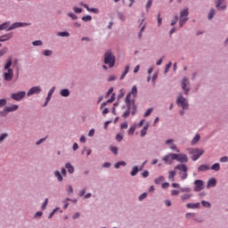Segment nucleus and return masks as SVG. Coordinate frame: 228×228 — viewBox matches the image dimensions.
<instances>
[{"label": "nucleus", "instance_id": "f257e3e1", "mask_svg": "<svg viewBox=\"0 0 228 228\" xmlns=\"http://www.w3.org/2000/svg\"><path fill=\"white\" fill-rule=\"evenodd\" d=\"M131 95H133L134 98L138 95V88L136 86H133L132 91L128 93L126 97V104L128 108L133 106L132 115H134L136 113V106L134 105V99H131Z\"/></svg>", "mask_w": 228, "mask_h": 228}, {"label": "nucleus", "instance_id": "f03ea898", "mask_svg": "<svg viewBox=\"0 0 228 228\" xmlns=\"http://www.w3.org/2000/svg\"><path fill=\"white\" fill-rule=\"evenodd\" d=\"M104 63L109 65L110 69L115 67V55L111 51H107L104 53Z\"/></svg>", "mask_w": 228, "mask_h": 228}, {"label": "nucleus", "instance_id": "7ed1b4c3", "mask_svg": "<svg viewBox=\"0 0 228 228\" xmlns=\"http://www.w3.org/2000/svg\"><path fill=\"white\" fill-rule=\"evenodd\" d=\"M188 9L183 10L180 12V28H183V26H184V24H186L187 20H188Z\"/></svg>", "mask_w": 228, "mask_h": 228}, {"label": "nucleus", "instance_id": "20e7f679", "mask_svg": "<svg viewBox=\"0 0 228 228\" xmlns=\"http://www.w3.org/2000/svg\"><path fill=\"white\" fill-rule=\"evenodd\" d=\"M191 154L192 156V161H197L204 154V150L193 149L191 151Z\"/></svg>", "mask_w": 228, "mask_h": 228}, {"label": "nucleus", "instance_id": "39448f33", "mask_svg": "<svg viewBox=\"0 0 228 228\" xmlns=\"http://www.w3.org/2000/svg\"><path fill=\"white\" fill-rule=\"evenodd\" d=\"M176 102L183 108V110H188V102L182 96V94L176 99Z\"/></svg>", "mask_w": 228, "mask_h": 228}, {"label": "nucleus", "instance_id": "423d86ee", "mask_svg": "<svg viewBox=\"0 0 228 228\" xmlns=\"http://www.w3.org/2000/svg\"><path fill=\"white\" fill-rule=\"evenodd\" d=\"M173 158H175V159H176V161H179V163H188V156H186V154H175L173 155Z\"/></svg>", "mask_w": 228, "mask_h": 228}, {"label": "nucleus", "instance_id": "0eeeda50", "mask_svg": "<svg viewBox=\"0 0 228 228\" xmlns=\"http://www.w3.org/2000/svg\"><path fill=\"white\" fill-rule=\"evenodd\" d=\"M24 97H26V92L24 91L11 94V99H12L13 101H22Z\"/></svg>", "mask_w": 228, "mask_h": 228}, {"label": "nucleus", "instance_id": "6e6552de", "mask_svg": "<svg viewBox=\"0 0 228 228\" xmlns=\"http://www.w3.org/2000/svg\"><path fill=\"white\" fill-rule=\"evenodd\" d=\"M174 156H175V153H169L162 158V161H165L166 165H172L174 159H175Z\"/></svg>", "mask_w": 228, "mask_h": 228}, {"label": "nucleus", "instance_id": "1a4fd4ad", "mask_svg": "<svg viewBox=\"0 0 228 228\" xmlns=\"http://www.w3.org/2000/svg\"><path fill=\"white\" fill-rule=\"evenodd\" d=\"M24 26H29V23L15 22L7 29V31H12V29H17V28H24Z\"/></svg>", "mask_w": 228, "mask_h": 228}, {"label": "nucleus", "instance_id": "9d476101", "mask_svg": "<svg viewBox=\"0 0 228 228\" xmlns=\"http://www.w3.org/2000/svg\"><path fill=\"white\" fill-rule=\"evenodd\" d=\"M42 92V88L39 86H34L28 90L27 93L28 97L34 95V94H40Z\"/></svg>", "mask_w": 228, "mask_h": 228}, {"label": "nucleus", "instance_id": "9b49d317", "mask_svg": "<svg viewBox=\"0 0 228 228\" xmlns=\"http://www.w3.org/2000/svg\"><path fill=\"white\" fill-rule=\"evenodd\" d=\"M194 191H202V190H204V183L201 180L194 181Z\"/></svg>", "mask_w": 228, "mask_h": 228}, {"label": "nucleus", "instance_id": "f8f14e48", "mask_svg": "<svg viewBox=\"0 0 228 228\" xmlns=\"http://www.w3.org/2000/svg\"><path fill=\"white\" fill-rule=\"evenodd\" d=\"M4 81H12L13 79V69H7V72L4 73Z\"/></svg>", "mask_w": 228, "mask_h": 228}, {"label": "nucleus", "instance_id": "ddd939ff", "mask_svg": "<svg viewBox=\"0 0 228 228\" xmlns=\"http://www.w3.org/2000/svg\"><path fill=\"white\" fill-rule=\"evenodd\" d=\"M188 85H190V82L187 80L186 77H183L182 82V88L184 90L185 95H188V92H190V88H188Z\"/></svg>", "mask_w": 228, "mask_h": 228}, {"label": "nucleus", "instance_id": "4468645a", "mask_svg": "<svg viewBox=\"0 0 228 228\" xmlns=\"http://www.w3.org/2000/svg\"><path fill=\"white\" fill-rule=\"evenodd\" d=\"M225 0H217L216 1V6L217 10H225L227 8V5L224 4Z\"/></svg>", "mask_w": 228, "mask_h": 228}, {"label": "nucleus", "instance_id": "2eb2a0df", "mask_svg": "<svg viewBox=\"0 0 228 228\" xmlns=\"http://www.w3.org/2000/svg\"><path fill=\"white\" fill-rule=\"evenodd\" d=\"M175 170H179L180 172H188V167L184 164H180L175 167Z\"/></svg>", "mask_w": 228, "mask_h": 228}, {"label": "nucleus", "instance_id": "dca6fc26", "mask_svg": "<svg viewBox=\"0 0 228 228\" xmlns=\"http://www.w3.org/2000/svg\"><path fill=\"white\" fill-rule=\"evenodd\" d=\"M53 94H54V87H53V88L49 91L48 95H47V97H46V101H45L44 106H47V104L49 103V101H51V97H53Z\"/></svg>", "mask_w": 228, "mask_h": 228}, {"label": "nucleus", "instance_id": "f3484780", "mask_svg": "<svg viewBox=\"0 0 228 228\" xmlns=\"http://www.w3.org/2000/svg\"><path fill=\"white\" fill-rule=\"evenodd\" d=\"M187 208L188 209H198L200 208V203H188Z\"/></svg>", "mask_w": 228, "mask_h": 228}, {"label": "nucleus", "instance_id": "a211bd4d", "mask_svg": "<svg viewBox=\"0 0 228 228\" xmlns=\"http://www.w3.org/2000/svg\"><path fill=\"white\" fill-rule=\"evenodd\" d=\"M19 110V105H12L11 107H5V111L11 113L12 111H17Z\"/></svg>", "mask_w": 228, "mask_h": 228}, {"label": "nucleus", "instance_id": "6ab92c4d", "mask_svg": "<svg viewBox=\"0 0 228 228\" xmlns=\"http://www.w3.org/2000/svg\"><path fill=\"white\" fill-rule=\"evenodd\" d=\"M12 67V58H9L4 67V70H12V69L10 68Z\"/></svg>", "mask_w": 228, "mask_h": 228}, {"label": "nucleus", "instance_id": "aec40b11", "mask_svg": "<svg viewBox=\"0 0 228 228\" xmlns=\"http://www.w3.org/2000/svg\"><path fill=\"white\" fill-rule=\"evenodd\" d=\"M12 34H5L0 37V42H6V40H10L12 38Z\"/></svg>", "mask_w": 228, "mask_h": 228}, {"label": "nucleus", "instance_id": "412c9836", "mask_svg": "<svg viewBox=\"0 0 228 228\" xmlns=\"http://www.w3.org/2000/svg\"><path fill=\"white\" fill-rule=\"evenodd\" d=\"M176 175L175 171H169L168 180L174 183V181H175Z\"/></svg>", "mask_w": 228, "mask_h": 228}, {"label": "nucleus", "instance_id": "4be33fe9", "mask_svg": "<svg viewBox=\"0 0 228 228\" xmlns=\"http://www.w3.org/2000/svg\"><path fill=\"white\" fill-rule=\"evenodd\" d=\"M208 170H209V166H208V165H200L198 167V172H206Z\"/></svg>", "mask_w": 228, "mask_h": 228}, {"label": "nucleus", "instance_id": "5701e85b", "mask_svg": "<svg viewBox=\"0 0 228 228\" xmlns=\"http://www.w3.org/2000/svg\"><path fill=\"white\" fill-rule=\"evenodd\" d=\"M115 101V94H112L110 99H109L107 101V102H102V105H101V108H104V106H106V104L108 103H110V102H113Z\"/></svg>", "mask_w": 228, "mask_h": 228}, {"label": "nucleus", "instance_id": "b1692460", "mask_svg": "<svg viewBox=\"0 0 228 228\" xmlns=\"http://www.w3.org/2000/svg\"><path fill=\"white\" fill-rule=\"evenodd\" d=\"M131 108H133V105H131L130 108L127 106V110L122 115L123 118H127V117L131 115Z\"/></svg>", "mask_w": 228, "mask_h": 228}, {"label": "nucleus", "instance_id": "393cba45", "mask_svg": "<svg viewBox=\"0 0 228 228\" xmlns=\"http://www.w3.org/2000/svg\"><path fill=\"white\" fill-rule=\"evenodd\" d=\"M65 167L67 168L69 174H72L74 172V167L72 166L71 163H67L65 165Z\"/></svg>", "mask_w": 228, "mask_h": 228}, {"label": "nucleus", "instance_id": "a878e982", "mask_svg": "<svg viewBox=\"0 0 228 228\" xmlns=\"http://www.w3.org/2000/svg\"><path fill=\"white\" fill-rule=\"evenodd\" d=\"M211 186H216V179L211 178L208 182V188H211Z\"/></svg>", "mask_w": 228, "mask_h": 228}, {"label": "nucleus", "instance_id": "bb28decb", "mask_svg": "<svg viewBox=\"0 0 228 228\" xmlns=\"http://www.w3.org/2000/svg\"><path fill=\"white\" fill-rule=\"evenodd\" d=\"M61 95L62 97H69L70 95V92L69 91V89H62L61 90Z\"/></svg>", "mask_w": 228, "mask_h": 228}, {"label": "nucleus", "instance_id": "cd10ccee", "mask_svg": "<svg viewBox=\"0 0 228 228\" xmlns=\"http://www.w3.org/2000/svg\"><path fill=\"white\" fill-rule=\"evenodd\" d=\"M180 178L182 181H184V179L188 178V171H182L179 173Z\"/></svg>", "mask_w": 228, "mask_h": 228}, {"label": "nucleus", "instance_id": "c85d7f7f", "mask_svg": "<svg viewBox=\"0 0 228 228\" xmlns=\"http://www.w3.org/2000/svg\"><path fill=\"white\" fill-rule=\"evenodd\" d=\"M149 129V125H145L141 130V136L143 137L147 134V130Z\"/></svg>", "mask_w": 228, "mask_h": 228}, {"label": "nucleus", "instance_id": "c756f323", "mask_svg": "<svg viewBox=\"0 0 228 228\" xmlns=\"http://www.w3.org/2000/svg\"><path fill=\"white\" fill-rule=\"evenodd\" d=\"M190 199H191V194L186 193V194H183V195L181 196V200H183V201L188 200H190Z\"/></svg>", "mask_w": 228, "mask_h": 228}, {"label": "nucleus", "instance_id": "7c9ffc66", "mask_svg": "<svg viewBox=\"0 0 228 228\" xmlns=\"http://www.w3.org/2000/svg\"><path fill=\"white\" fill-rule=\"evenodd\" d=\"M134 131H136V125H134L128 129V134L131 136L134 134Z\"/></svg>", "mask_w": 228, "mask_h": 228}, {"label": "nucleus", "instance_id": "2f4dec72", "mask_svg": "<svg viewBox=\"0 0 228 228\" xmlns=\"http://www.w3.org/2000/svg\"><path fill=\"white\" fill-rule=\"evenodd\" d=\"M200 140V134H196L195 137L191 141V145H195Z\"/></svg>", "mask_w": 228, "mask_h": 228}, {"label": "nucleus", "instance_id": "473e14b6", "mask_svg": "<svg viewBox=\"0 0 228 228\" xmlns=\"http://www.w3.org/2000/svg\"><path fill=\"white\" fill-rule=\"evenodd\" d=\"M54 175L55 177H57L58 181L60 182L63 181V176H61V174L60 173V171H55Z\"/></svg>", "mask_w": 228, "mask_h": 228}, {"label": "nucleus", "instance_id": "72a5a7b5", "mask_svg": "<svg viewBox=\"0 0 228 228\" xmlns=\"http://www.w3.org/2000/svg\"><path fill=\"white\" fill-rule=\"evenodd\" d=\"M180 191L182 193H190V191H191V189L190 187H183L180 188Z\"/></svg>", "mask_w": 228, "mask_h": 228}, {"label": "nucleus", "instance_id": "f704fd0d", "mask_svg": "<svg viewBox=\"0 0 228 228\" xmlns=\"http://www.w3.org/2000/svg\"><path fill=\"white\" fill-rule=\"evenodd\" d=\"M8 26H10V21L4 22L2 25H0V31L6 29Z\"/></svg>", "mask_w": 228, "mask_h": 228}, {"label": "nucleus", "instance_id": "c9c22d12", "mask_svg": "<svg viewBox=\"0 0 228 228\" xmlns=\"http://www.w3.org/2000/svg\"><path fill=\"white\" fill-rule=\"evenodd\" d=\"M138 171H139V168L137 167V166H134V167H133L132 172H131V175H132L133 177H134V175H136V174H138Z\"/></svg>", "mask_w": 228, "mask_h": 228}, {"label": "nucleus", "instance_id": "e433bc0d", "mask_svg": "<svg viewBox=\"0 0 228 228\" xmlns=\"http://www.w3.org/2000/svg\"><path fill=\"white\" fill-rule=\"evenodd\" d=\"M211 170H215V172H218L220 170V164L216 163L211 167Z\"/></svg>", "mask_w": 228, "mask_h": 228}, {"label": "nucleus", "instance_id": "4c0bfd02", "mask_svg": "<svg viewBox=\"0 0 228 228\" xmlns=\"http://www.w3.org/2000/svg\"><path fill=\"white\" fill-rule=\"evenodd\" d=\"M163 181H165V177L164 176H159V177L155 179V184H159V183H163Z\"/></svg>", "mask_w": 228, "mask_h": 228}, {"label": "nucleus", "instance_id": "58836bf2", "mask_svg": "<svg viewBox=\"0 0 228 228\" xmlns=\"http://www.w3.org/2000/svg\"><path fill=\"white\" fill-rule=\"evenodd\" d=\"M215 17V9H210L208 13V20H211Z\"/></svg>", "mask_w": 228, "mask_h": 228}, {"label": "nucleus", "instance_id": "ea45409f", "mask_svg": "<svg viewBox=\"0 0 228 228\" xmlns=\"http://www.w3.org/2000/svg\"><path fill=\"white\" fill-rule=\"evenodd\" d=\"M6 138H8V134H6V133L2 134L0 135V143H2V142H4V140H6Z\"/></svg>", "mask_w": 228, "mask_h": 228}, {"label": "nucleus", "instance_id": "a19ab883", "mask_svg": "<svg viewBox=\"0 0 228 228\" xmlns=\"http://www.w3.org/2000/svg\"><path fill=\"white\" fill-rule=\"evenodd\" d=\"M110 151L111 152H113V154H115L117 156V154H118V148L115 147V146H110Z\"/></svg>", "mask_w": 228, "mask_h": 228}, {"label": "nucleus", "instance_id": "79ce46f5", "mask_svg": "<svg viewBox=\"0 0 228 228\" xmlns=\"http://www.w3.org/2000/svg\"><path fill=\"white\" fill-rule=\"evenodd\" d=\"M201 204L204 208H211V203H209L208 201L202 200Z\"/></svg>", "mask_w": 228, "mask_h": 228}, {"label": "nucleus", "instance_id": "37998d69", "mask_svg": "<svg viewBox=\"0 0 228 228\" xmlns=\"http://www.w3.org/2000/svg\"><path fill=\"white\" fill-rule=\"evenodd\" d=\"M82 20H84V22H88V20H92V16L90 15L83 16Z\"/></svg>", "mask_w": 228, "mask_h": 228}, {"label": "nucleus", "instance_id": "c03bdc74", "mask_svg": "<svg viewBox=\"0 0 228 228\" xmlns=\"http://www.w3.org/2000/svg\"><path fill=\"white\" fill-rule=\"evenodd\" d=\"M116 140H117V142H122V140H124V135L121 134H118L116 135Z\"/></svg>", "mask_w": 228, "mask_h": 228}, {"label": "nucleus", "instance_id": "a18cd8bd", "mask_svg": "<svg viewBox=\"0 0 228 228\" xmlns=\"http://www.w3.org/2000/svg\"><path fill=\"white\" fill-rule=\"evenodd\" d=\"M68 17H70V19H72L73 20H77V15L74 14L73 12H69L68 14Z\"/></svg>", "mask_w": 228, "mask_h": 228}, {"label": "nucleus", "instance_id": "49530a36", "mask_svg": "<svg viewBox=\"0 0 228 228\" xmlns=\"http://www.w3.org/2000/svg\"><path fill=\"white\" fill-rule=\"evenodd\" d=\"M58 37H70V34L69 32H59Z\"/></svg>", "mask_w": 228, "mask_h": 228}, {"label": "nucleus", "instance_id": "de8ad7c7", "mask_svg": "<svg viewBox=\"0 0 228 228\" xmlns=\"http://www.w3.org/2000/svg\"><path fill=\"white\" fill-rule=\"evenodd\" d=\"M178 20H179V16H175V20L171 21V26H175Z\"/></svg>", "mask_w": 228, "mask_h": 228}, {"label": "nucleus", "instance_id": "09e8293b", "mask_svg": "<svg viewBox=\"0 0 228 228\" xmlns=\"http://www.w3.org/2000/svg\"><path fill=\"white\" fill-rule=\"evenodd\" d=\"M73 12H75V13H82L83 9L78 7H73Z\"/></svg>", "mask_w": 228, "mask_h": 228}, {"label": "nucleus", "instance_id": "8fccbe9b", "mask_svg": "<svg viewBox=\"0 0 228 228\" xmlns=\"http://www.w3.org/2000/svg\"><path fill=\"white\" fill-rule=\"evenodd\" d=\"M8 111L6 110V107L4 109V110H2L1 112H0V116L1 117H6V115H8Z\"/></svg>", "mask_w": 228, "mask_h": 228}, {"label": "nucleus", "instance_id": "3c124183", "mask_svg": "<svg viewBox=\"0 0 228 228\" xmlns=\"http://www.w3.org/2000/svg\"><path fill=\"white\" fill-rule=\"evenodd\" d=\"M118 15L119 20H122V21L126 20V15H124V13L119 12Z\"/></svg>", "mask_w": 228, "mask_h": 228}, {"label": "nucleus", "instance_id": "603ef678", "mask_svg": "<svg viewBox=\"0 0 228 228\" xmlns=\"http://www.w3.org/2000/svg\"><path fill=\"white\" fill-rule=\"evenodd\" d=\"M179 193H180V191H177V190H172V191H171V195H172L173 197H175V196L179 195Z\"/></svg>", "mask_w": 228, "mask_h": 228}, {"label": "nucleus", "instance_id": "864d4df0", "mask_svg": "<svg viewBox=\"0 0 228 228\" xmlns=\"http://www.w3.org/2000/svg\"><path fill=\"white\" fill-rule=\"evenodd\" d=\"M152 6V0H149L148 3L146 4V10L149 12V9Z\"/></svg>", "mask_w": 228, "mask_h": 228}, {"label": "nucleus", "instance_id": "5fc2aeb1", "mask_svg": "<svg viewBox=\"0 0 228 228\" xmlns=\"http://www.w3.org/2000/svg\"><path fill=\"white\" fill-rule=\"evenodd\" d=\"M47 204H49V199H45V202L42 205V209H45V208H47Z\"/></svg>", "mask_w": 228, "mask_h": 228}, {"label": "nucleus", "instance_id": "6e6d98bb", "mask_svg": "<svg viewBox=\"0 0 228 228\" xmlns=\"http://www.w3.org/2000/svg\"><path fill=\"white\" fill-rule=\"evenodd\" d=\"M3 106H6V99L0 100V108H3Z\"/></svg>", "mask_w": 228, "mask_h": 228}, {"label": "nucleus", "instance_id": "4d7b16f0", "mask_svg": "<svg viewBox=\"0 0 228 228\" xmlns=\"http://www.w3.org/2000/svg\"><path fill=\"white\" fill-rule=\"evenodd\" d=\"M151 113H152V108H150L146 110V112L144 113V117H149Z\"/></svg>", "mask_w": 228, "mask_h": 228}, {"label": "nucleus", "instance_id": "13d9d810", "mask_svg": "<svg viewBox=\"0 0 228 228\" xmlns=\"http://www.w3.org/2000/svg\"><path fill=\"white\" fill-rule=\"evenodd\" d=\"M172 68V62H169L167 64L166 66V69H165V72H168V70H170V69Z\"/></svg>", "mask_w": 228, "mask_h": 228}, {"label": "nucleus", "instance_id": "bf43d9fd", "mask_svg": "<svg viewBox=\"0 0 228 228\" xmlns=\"http://www.w3.org/2000/svg\"><path fill=\"white\" fill-rule=\"evenodd\" d=\"M111 94H113V87H110L107 94H106V98L110 97V95H111Z\"/></svg>", "mask_w": 228, "mask_h": 228}, {"label": "nucleus", "instance_id": "052dcab7", "mask_svg": "<svg viewBox=\"0 0 228 228\" xmlns=\"http://www.w3.org/2000/svg\"><path fill=\"white\" fill-rule=\"evenodd\" d=\"M51 54H53V51L51 50H46L44 52L45 56H51Z\"/></svg>", "mask_w": 228, "mask_h": 228}, {"label": "nucleus", "instance_id": "680f3d73", "mask_svg": "<svg viewBox=\"0 0 228 228\" xmlns=\"http://www.w3.org/2000/svg\"><path fill=\"white\" fill-rule=\"evenodd\" d=\"M127 127H128L127 122H125L120 125V129H127Z\"/></svg>", "mask_w": 228, "mask_h": 228}, {"label": "nucleus", "instance_id": "e2e57ef3", "mask_svg": "<svg viewBox=\"0 0 228 228\" xmlns=\"http://www.w3.org/2000/svg\"><path fill=\"white\" fill-rule=\"evenodd\" d=\"M170 149L172 151H175L176 152H180L179 149H177V146H175V144L171 145Z\"/></svg>", "mask_w": 228, "mask_h": 228}, {"label": "nucleus", "instance_id": "0e129e2a", "mask_svg": "<svg viewBox=\"0 0 228 228\" xmlns=\"http://www.w3.org/2000/svg\"><path fill=\"white\" fill-rule=\"evenodd\" d=\"M221 163H227L228 162V158L226 156L223 157L220 159Z\"/></svg>", "mask_w": 228, "mask_h": 228}, {"label": "nucleus", "instance_id": "69168bd1", "mask_svg": "<svg viewBox=\"0 0 228 228\" xmlns=\"http://www.w3.org/2000/svg\"><path fill=\"white\" fill-rule=\"evenodd\" d=\"M33 45H42V41L41 40H37V41H34Z\"/></svg>", "mask_w": 228, "mask_h": 228}, {"label": "nucleus", "instance_id": "338daca9", "mask_svg": "<svg viewBox=\"0 0 228 228\" xmlns=\"http://www.w3.org/2000/svg\"><path fill=\"white\" fill-rule=\"evenodd\" d=\"M147 198V193H142L140 197H139V200H143V199Z\"/></svg>", "mask_w": 228, "mask_h": 228}, {"label": "nucleus", "instance_id": "774afa93", "mask_svg": "<svg viewBox=\"0 0 228 228\" xmlns=\"http://www.w3.org/2000/svg\"><path fill=\"white\" fill-rule=\"evenodd\" d=\"M142 177H149V171L145 170L142 173Z\"/></svg>", "mask_w": 228, "mask_h": 228}]
</instances>
